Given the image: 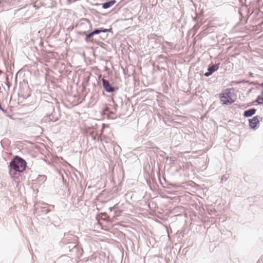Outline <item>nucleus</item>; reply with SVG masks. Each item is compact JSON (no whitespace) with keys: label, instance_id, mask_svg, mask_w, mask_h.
<instances>
[{"label":"nucleus","instance_id":"obj_1","mask_svg":"<svg viewBox=\"0 0 263 263\" xmlns=\"http://www.w3.org/2000/svg\"><path fill=\"white\" fill-rule=\"evenodd\" d=\"M27 166L26 162L22 158L15 156L10 163L9 174L14 178H17L20 173L25 170Z\"/></svg>","mask_w":263,"mask_h":263},{"label":"nucleus","instance_id":"obj_2","mask_svg":"<svg viewBox=\"0 0 263 263\" xmlns=\"http://www.w3.org/2000/svg\"><path fill=\"white\" fill-rule=\"evenodd\" d=\"M219 97L221 103L227 105L232 104L236 99V95L233 88L226 89L219 95Z\"/></svg>","mask_w":263,"mask_h":263},{"label":"nucleus","instance_id":"obj_3","mask_svg":"<svg viewBox=\"0 0 263 263\" xmlns=\"http://www.w3.org/2000/svg\"><path fill=\"white\" fill-rule=\"evenodd\" d=\"M262 120V118L255 116L252 119L249 120V126L251 128L255 129L259 124L260 120Z\"/></svg>","mask_w":263,"mask_h":263},{"label":"nucleus","instance_id":"obj_4","mask_svg":"<svg viewBox=\"0 0 263 263\" xmlns=\"http://www.w3.org/2000/svg\"><path fill=\"white\" fill-rule=\"evenodd\" d=\"M103 86L105 90L107 92H113L114 91V88L112 87L109 82L105 79H102Z\"/></svg>","mask_w":263,"mask_h":263},{"label":"nucleus","instance_id":"obj_5","mask_svg":"<svg viewBox=\"0 0 263 263\" xmlns=\"http://www.w3.org/2000/svg\"><path fill=\"white\" fill-rule=\"evenodd\" d=\"M111 29H96L93 31L89 33L90 35H93L96 34H99L101 32H107L108 31H110Z\"/></svg>","mask_w":263,"mask_h":263},{"label":"nucleus","instance_id":"obj_6","mask_svg":"<svg viewBox=\"0 0 263 263\" xmlns=\"http://www.w3.org/2000/svg\"><path fill=\"white\" fill-rule=\"evenodd\" d=\"M256 110L254 108H252L249 110H247L244 112L243 115L246 117H251L254 114H255Z\"/></svg>","mask_w":263,"mask_h":263},{"label":"nucleus","instance_id":"obj_7","mask_svg":"<svg viewBox=\"0 0 263 263\" xmlns=\"http://www.w3.org/2000/svg\"><path fill=\"white\" fill-rule=\"evenodd\" d=\"M115 1H111L109 2H106L103 4V8L104 9H107L112 6L113 5L115 4Z\"/></svg>","mask_w":263,"mask_h":263},{"label":"nucleus","instance_id":"obj_8","mask_svg":"<svg viewBox=\"0 0 263 263\" xmlns=\"http://www.w3.org/2000/svg\"><path fill=\"white\" fill-rule=\"evenodd\" d=\"M93 35H90L89 33L86 35L85 37V41L86 42H91V43H97V42L92 37Z\"/></svg>","mask_w":263,"mask_h":263},{"label":"nucleus","instance_id":"obj_9","mask_svg":"<svg viewBox=\"0 0 263 263\" xmlns=\"http://www.w3.org/2000/svg\"><path fill=\"white\" fill-rule=\"evenodd\" d=\"M256 102L258 104H263V92L258 96Z\"/></svg>","mask_w":263,"mask_h":263},{"label":"nucleus","instance_id":"obj_10","mask_svg":"<svg viewBox=\"0 0 263 263\" xmlns=\"http://www.w3.org/2000/svg\"><path fill=\"white\" fill-rule=\"evenodd\" d=\"M208 70H209V72H206L204 73V76H210V74H211L213 71H214V65H212L208 69Z\"/></svg>","mask_w":263,"mask_h":263},{"label":"nucleus","instance_id":"obj_11","mask_svg":"<svg viewBox=\"0 0 263 263\" xmlns=\"http://www.w3.org/2000/svg\"><path fill=\"white\" fill-rule=\"evenodd\" d=\"M108 111V107L107 106H106L104 109H103V112L104 114H106L107 112V111Z\"/></svg>","mask_w":263,"mask_h":263},{"label":"nucleus","instance_id":"obj_12","mask_svg":"<svg viewBox=\"0 0 263 263\" xmlns=\"http://www.w3.org/2000/svg\"><path fill=\"white\" fill-rule=\"evenodd\" d=\"M67 1L68 2V3L70 4V3H71L72 2V0H67Z\"/></svg>","mask_w":263,"mask_h":263}]
</instances>
